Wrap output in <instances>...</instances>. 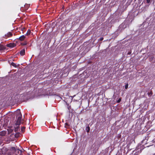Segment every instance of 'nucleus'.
Masks as SVG:
<instances>
[{"mask_svg":"<svg viewBox=\"0 0 155 155\" xmlns=\"http://www.w3.org/2000/svg\"><path fill=\"white\" fill-rule=\"evenodd\" d=\"M20 135V133L19 132H17L15 135V137L16 138H18L19 137Z\"/></svg>","mask_w":155,"mask_h":155,"instance_id":"nucleus-14","label":"nucleus"},{"mask_svg":"<svg viewBox=\"0 0 155 155\" xmlns=\"http://www.w3.org/2000/svg\"><path fill=\"white\" fill-rule=\"evenodd\" d=\"M145 140H143V141H142V142H143L144 141H145Z\"/></svg>","mask_w":155,"mask_h":155,"instance_id":"nucleus-32","label":"nucleus"},{"mask_svg":"<svg viewBox=\"0 0 155 155\" xmlns=\"http://www.w3.org/2000/svg\"><path fill=\"white\" fill-rule=\"evenodd\" d=\"M27 44V43L26 42H22L21 43V45H25Z\"/></svg>","mask_w":155,"mask_h":155,"instance_id":"nucleus-19","label":"nucleus"},{"mask_svg":"<svg viewBox=\"0 0 155 155\" xmlns=\"http://www.w3.org/2000/svg\"><path fill=\"white\" fill-rule=\"evenodd\" d=\"M5 133L4 131H1L0 132V136H5Z\"/></svg>","mask_w":155,"mask_h":155,"instance_id":"nucleus-12","label":"nucleus"},{"mask_svg":"<svg viewBox=\"0 0 155 155\" xmlns=\"http://www.w3.org/2000/svg\"><path fill=\"white\" fill-rule=\"evenodd\" d=\"M137 154H137V152L135 153V155H137Z\"/></svg>","mask_w":155,"mask_h":155,"instance_id":"nucleus-30","label":"nucleus"},{"mask_svg":"<svg viewBox=\"0 0 155 155\" xmlns=\"http://www.w3.org/2000/svg\"><path fill=\"white\" fill-rule=\"evenodd\" d=\"M25 127L23 126L21 127V132L22 133H24L25 130Z\"/></svg>","mask_w":155,"mask_h":155,"instance_id":"nucleus-11","label":"nucleus"},{"mask_svg":"<svg viewBox=\"0 0 155 155\" xmlns=\"http://www.w3.org/2000/svg\"><path fill=\"white\" fill-rule=\"evenodd\" d=\"M25 38V36L24 35H23L19 38L18 40L21 41H22L24 40Z\"/></svg>","mask_w":155,"mask_h":155,"instance_id":"nucleus-5","label":"nucleus"},{"mask_svg":"<svg viewBox=\"0 0 155 155\" xmlns=\"http://www.w3.org/2000/svg\"><path fill=\"white\" fill-rule=\"evenodd\" d=\"M146 3L148 4L146 5L145 6V7L148 8L149 6L150 5V4L151 3V1L150 0H146Z\"/></svg>","mask_w":155,"mask_h":155,"instance_id":"nucleus-6","label":"nucleus"},{"mask_svg":"<svg viewBox=\"0 0 155 155\" xmlns=\"http://www.w3.org/2000/svg\"><path fill=\"white\" fill-rule=\"evenodd\" d=\"M16 117V122L15 124L16 125H19L21 122L22 115L20 110H17L15 113Z\"/></svg>","mask_w":155,"mask_h":155,"instance_id":"nucleus-1","label":"nucleus"},{"mask_svg":"<svg viewBox=\"0 0 155 155\" xmlns=\"http://www.w3.org/2000/svg\"><path fill=\"white\" fill-rule=\"evenodd\" d=\"M155 57V55H153L151 56V57L149 58V60H150V61H151L152 60H153V59Z\"/></svg>","mask_w":155,"mask_h":155,"instance_id":"nucleus-18","label":"nucleus"},{"mask_svg":"<svg viewBox=\"0 0 155 155\" xmlns=\"http://www.w3.org/2000/svg\"><path fill=\"white\" fill-rule=\"evenodd\" d=\"M121 100V99H119L117 101V102L118 103H119L120 101Z\"/></svg>","mask_w":155,"mask_h":155,"instance_id":"nucleus-25","label":"nucleus"},{"mask_svg":"<svg viewBox=\"0 0 155 155\" xmlns=\"http://www.w3.org/2000/svg\"><path fill=\"white\" fill-rule=\"evenodd\" d=\"M30 33L31 31L29 29H28V30L27 32L26 33V35L27 36H28L30 35Z\"/></svg>","mask_w":155,"mask_h":155,"instance_id":"nucleus-15","label":"nucleus"},{"mask_svg":"<svg viewBox=\"0 0 155 155\" xmlns=\"http://www.w3.org/2000/svg\"><path fill=\"white\" fill-rule=\"evenodd\" d=\"M48 95H50V96L54 95L55 94H54L53 93L51 92H49V94L48 93Z\"/></svg>","mask_w":155,"mask_h":155,"instance_id":"nucleus-17","label":"nucleus"},{"mask_svg":"<svg viewBox=\"0 0 155 155\" xmlns=\"http://www.w3.org/2000/svg\"><path fill=\"white\" fill-rule=\"evenodd\" d=\"M8 47L11 48H14L16 46V44L14 43H10L7 45Z\"/></svg>","mask_w":155,"mask_h":155,"instance_id":"nucleus-3","label":"nucleus"},{"mask_svg":"<svg viewBox=\"0 0 155 155\" xmlns=\"http://www.w3.org/2000/svg\"><path fill=\"white\" fill-rule=\"evenodd\" d=\"M75 96V95H74L73 96H70L69 97H71V100H73V98Z\"/></svg>","mask_w":155,"mask_h":155,"instance_id":"nucleus-20","label":"nucleus"},{"mask_svg":"<svg viewBox=\"0 0 155 155\" xmlns=\"http://www.w3.org/2000/svg\"><path fill=\"white\" fill-rule=\"evenodd\" d=\"M65 125H68V124L67 123H65Z\"/></svg>","mask_w":155,"mask_h":155,"instance_id":"nucleus-29","label":"nucleus"},{"mask_svg":"<svg viewBox=\"0 0 155 155\" xmlns=\"http://www.w3.org/2000/svg\"><path fill=\"white\" fill-rule=\"evenodd\" d=\"M128 87V84L126 85L125 86V88L126 89H127Z\"/></svg>","mask_w":155,"mask_h":155,"instance_id":"nucleus-26","label":"nucleus"},{"mask_svg":"<svg viewBox=\"0 0 155 155\" xmlns=\"http://www.w3.org/2000/svg\"><path fill=\"white\" fill-rule=\"evenodd\" d=\"M11 148L12 150L16 151V149L15 147H12Z\"/></svg>","mask_w":155,"mask_h":155,"instance_id":"nucleus-22","label":"nucleus"},{"mask_svg":"<svg viewBox=\"0 0 155 155\" xmlns=\"http://www.w3.org/2000/svg\"><path fill=\"white\" fill-rule=\"evenodd\" d=\"M99 147V146L98 144H94L92 146V149H93L94 152H96L98 150Z\"/></svg>","mask_w":155,"mask_h":155,"instance_id":"nucleus-2","label":"nucleus"},{"mask_svg":"<svg viewBox=\"0 0 155 155\" xmlns=\"http://www.w3.org/2000/svg\"><path fill=\"white\" fill-rule=\"evenodd\" d=\"M103 39H104L103 38L101 37V38H100L99 40L101 41H102L103 40Z\"/></svg>","mask_w":155,"mask_h":155,"instance_id":"nucleus-24","label":"nucleus"},{"mask_svg":"<svg viewBox=\"0 0 155 155\" xmlns=\"http://www.w3.org/2000/svg\"><path fill=\"white\" fill-rule=\"evenodd\" d=\"M22 124H24V123L23 122H22Z\"/></svg>","mask_w":155,"mask_h":155,"instance_id":"nucleus-33","label":"nucleus"},{"mask_svg":"<svg viewBox=\"0 0 155 155\" xmlns=\"http://www.w3.org/2000/svg\"><path fill=\"white\" fill-rule=\"evenodd\" d=\"M12 35L13 34L11 32H9L7 34H5L3 37L4 38H7L8 37H12Z\"/></svg>","mask_w":155,"mask_h":155,"instance_id":"nucleus-4","label":"nucleus"},{"mask_svg":"<svg viewBox=\"0 0 155 155\" xmlns=\"http://www.w3.org/2000/svg\"><path fill=\"white\" fill-rule=\"evenodd\" d=\"M20 128L19 126L17 127H15V131L16 132H18V131L20 130Z\"/></svg>","mask_w":155,"mask_h":155,"instance_id":"nucleus-9","label":"nucleus"},{"mask_svg":"<svg viewBox=\"0 0 155 155\" xmlns=\"http://www.w3.org/2000/svg\"><path fill=\"white\" fill-rule=\"evenodd\" d=\"M131 53V52H129L128 53V54H130Z\"/></svg>","mask_w":155,"mask_h":155,"instance_id":"nucleus-28","label":"nucleus"},{"mask_svg":"<svg viewBox=\"0 0 155 155\" xmlns=\"http://www.w3.org/2000/svg\"><path fill=\"white\" fill-rule=\"evenodd\" d=\"M5 49V48L3 45L0 44V51L4 50Z\"/></svg>","mask_w":155,"mask_h":155,"instance_id":"nucleus-10","label":"nucleus"},{"mask_svg":"<svg viewBox=\"0 0 155 155\" xmlns=\"http://www.w3.org/2000/svg\"><path fill=\"white\" fill-rule=\"evenodd\" d=\"M68 109L69 110H70V107H68Z\"/></svg>","mask_w":155,"mask_h":155,"instance_id":"nucleus-31","label":"nucleus"},{"mask_svg":"<svg viewBox=\"0 0 155 155\" xmlns=\"http://www.w3.org/2000/svg\"><path fill=\"white\" fill-rule=\"evenodd\" d=\"M85 130L88 133L89 132L90 130V127L89 126H88L86 127Z\"/></svg>","mask_w":155,"mask_h":155,"instance_id":"nucleus-13","label":"nucleus"},{"mask_svg":"<svg viewBox=\"0 0 155 155\" xmlns=\"http://www.w3.org/2000/svg\"><path fill=\"white\" fill-rule=\"evenodd\" d=\"M25 49H23L21 50L20 51V54L22 56H23L25 54Z\"/></svg>","mask_w":155,"mask_h":155,"instance_id":"nucleus-7","label":"nucleus"},{"mask_svg":"<svg viewBox=\"0 0 155 155\" xmlns=\"http://www.w3.org/2000/svg\"><path fill=\"white\" fill-rule=\"evenodd\" d=\"M30 4H25L24 5V8L26 10H27L28 9V8L30 7Z\"/></svg>","mask_w":155,"mask_h":155,"instance_id":"nucleus-8","label":"nucleus"},{"mask_svg":"<svg viewBox=\"0 0 155 155\" xmlns=\"http://www.w3.org/2000/svg\"><path fill=\"white\" fill-rule=\"evenodd\" d=\"M11 65L13 67H17V66L16 65V64L13 62H12L11 63Z\"/></svg>","mask_w":155,"mask_h":155,"instance_id":"nucleus-16","label":"nucleus"},{"mask_svg":"<svg viewBox=\"0 0 155 155\" xmlns=\"http://www.w3.org/2000/svg\"><path fill=\"white\" fill-rule=\"evenodd\" d=\"M34 61H35V64H37V63L38 64V61H36V59H35Z\"/></svg>","mask_w":155,"mask_h":155,"instance_id":"nucleus-23","label":"nucleus"},{"mask_svg":"<svg viewBox=\"0 0 155 155\" xmlns=\"http://www.w3.org/2000/svg\"><path fill=\"white\" fill-rule=\"evenodd\" d=\"M73 101H78L77 100H75V99H73Z\"/></svg>","mask_w":155,"mask_h":155,"instance_id":"nucleus-27","label":"nucleus"},{"mask_svg":"<svg viewBox=\"0 0 155 155\" xmlns=\"http://www.w3.org/2000/svg\"><path fill=\"white\" fill-rule=\"evenodd\" d=\"M46 95H47L46 94H39V96H45Z\"/></svg>","mask_w":155,"mask_h":155,"instance_id":"nucleus-21","label":"nucleus"}]
</instances>
